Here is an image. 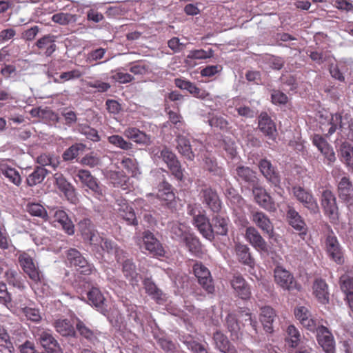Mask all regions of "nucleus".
Masks as SVG:
<instances>
[{"instance_id": "a18cd8bd", "label": "nucleus", "mask_w": 353, "mask_h": 353, "mask_svg": "<svg viewBox=\"0 0 353 353\" xmlns=\"http://www.w3.org/2000/svg\"><path fill=\"white\" fill-rule=\"evenodd\" d=\"M145 292L157 301L161 300L163 294L161 291L157 288L155 284L150 279H145L143 282Z\"/></svg>"}, {"instance_id": "f03ea898", "label": "nucleus", "mask_w": 353, "mask_h": 353, "mask_svg": "<svg viewBox=\"0 0 353 353\" xmlns=\"http://www.w3.org/2000/svg\"><path fill=\"white\" fill-rule=\"evenodd\" d=\"M343 119L340 114H321L319 121V128L325 136L330 137L336 132L338 127L341 131L345 130V123Z\"/></svg>"}, {"instance_id": "a19ab883", "label": "nucleus", "mask_w": 353, "mask_h": 353, "mask_svg": "<svg viewBox=\"0 0 353 353\" xmlns=\"http://www.w3.org/2000/svg\"><path fill=\"white\" fill-rule=\"evenodd\" d=\"M37 161L41 165V167L48 165L54 170L57 169L60 163L59 157L50 154H41L37 157Z\"/></svg>"}, {"instance_id": "4468645a", "label": "nucleus", "mask_w": 353, "mask_h": 353, "mask_svg": "<svg viewBox=\"0 0 353 353\" xmlns=\"http://www.w3.org/2000/svg\"><path fill=\"white\" fill-rule=\"evenodd\" d=\"M274 280L280 287L285 290H291L296 285L292 275L281 266H277L274 270Z\"/></svg>"}, {"instance_id": "7ed1b4c3", "label": "nucleus", "mask_w": 353, "mask_h": 353, "mask_svg": "<svg viewBox=\"0 0 353 353\" xmlns=\"http://www.w3.org/2000/svg\"><path fill=\"white\" fill-rule=\"evenodd\" d=\"M18 259L23 270L32 281L38 283L41 281V272L32 256L26 252H22L19 255Z\"/></svg>"}, {"instance_id": "393cba45", "label": "nucleus", "mask_w": 353, "mask_h": 353, "mask_svg": "<svg viewBox=\"0 0 353 353\" xmlns=\"http://www.w3.org/2000/svg\"><path fill=\"white\" fill-rule=\"evenodd\" d=\"M341 161L345 164L348 170L353 171V146L347 141H343L338 150Z\"/></svg>"}, {"instance_id": "49530a36", "label": "nucleus", "mask_w": 353, "mask_h": 353, "mask_svg": "<svg viewBox=\"0 0 353 353\" xmlns=\"http://www.w3.org/2000/svg\"><path fill=\"white\" fill-rule=\"evenodd\" d=\"M157 197L163 201H170L174 199V194L171 190V186L168 183H163L159 187Z\"/></svg>"}, {"instance_id": "dca6fc26", "label": "nucleus", "mask_w": 353, "mask_h": 353, "mask_svg": "<svg viewBox=\"0 0 353 353\" xmlns=\"http://www.w3.org/2000/svg\"><path fill=\"white\" fill-rule=\"evenodd\" d=\"M251 220L263 232L270 236H272L274 226L269 217L265 213L262 212H252Z\"/></svg>"}, {"instance_id": "69168bd1", "label": "nucleus", "mask_w": 353, "mask_h": 353, "mask_svg": "<svg viewBox=\"0 0 353 353\" xmlns=\"http://www.w3.org/2000/svg\"><path fill=\"white\" fill-rule=\"evenodd\" d=\"M22 312L28 320L35 323L41 320V313L37 309L26 307L22 309Z\"/></svg>"}, {"instance_id": "5fc2aeb1", "label": "nucleus", "mask_w": 353, "mask_h": 353, "mask_svg": "<svg viewBox=\"0 0 353 353\" xmlns=\"http://www.w3.org/2000/svg\"><path fill=\"white\" fill-rule=\"evenodd\" d=\"M182 241L185 244L191 252H196L200 249V243L199 239L189 232L184 236V239Z\"/></svg>"}, {"instance_id": "9d476101", "label": "nucleus", "mask_w": 353, "mask_h": 353, "mask_svg": "<svg viewBox=\"0 0 353 353\" xmlns=\"http://www.w3.org/2000/svg\"><path fill=\"white\" fill-rule=\"evenodd\" d=\"M77 176L82 183L88 187L99 199L103 197V188L98 184L97 179L91 175L89 171L80 170L78 172Z\"/></svg>"}, {"instance_id": "4be33fe9", "label": "nucleus", "mask_w": 353, "mask_h": 353, "mask_svg": "<svg viewBox=\"0 0 353 353\" xmlns=\"http://www.w3.org/2000/svg\"><path fill=\"white\" fill-rule=\"evenodd\" d=\"M259 167L263 175L270 183L276 187L279 185L280 177L269 161L266 159L261 160Z\"/></svg>"}, {"instance_id": "423d86ee", "label": "nucleus", "mask_w": 353, "mask_h": 353, "mask_svg": "<svg viewBox=\"0 0 353 353\" xmlns=\"http://www.w3.org/2000/svg\"><path fill=\"white\" fill-rule=\"evenodd\" d=\"M194 272L199 284L210 294L214 291L212 279L209 270L201 263H196L194 265Z\"/></svg>"}, {"instance_id": "cd10ccee", "label": "nucleus", "mask_w": 353, "mask_h": 353, "mask_svg": "<svg viewBox=\"0 0 353 353\" xmlns=\"http://www.w3.org/2000/svg\"><path fill=\"white\" fill-rule=\"evenodd\" d=\"M57 188L64 193L65 196L72 202H74V190L72 185L67 181L61 173H56L54 176Z\"/></svg>"}, {"instance_id": "680f3d73", "label": "nucleus", "mask_w": 353, "mask_h": 353, "mask_svg": "<svg viewBox=\"0 0 353 353\" xmlns=\"http://www.w3.org/2000/svg\"><path fill=\"white\" fill-rule=\"evenodd\" d=\"M341 288L346 294V297L351 293H353V278L344 274L340 278Z\"/></svg>"}, {"instance_id": "13d9d810", "label": "nucleus", "mask_w": 353, "mask_h": 353, "mask_svg": "<svg viewBox=\"0 0 353 353\" xmlns=\"http://www.w3.org/2000/svg\"><path fill=\"white\" fill-rule=\"evenodd\" d=\"M109 142L123 150H130L132 148V144L130 142L126 141L121 136L112 135L108 137Z\"/></svg>"}, {"instance_id": "6e6d98bb", "label": "nucleus", "mask_w": 353, "mask_h": 353, "mask_svg": "<svg viewBox=\"0 0 353 353\" xmlns=\"http://www.w3.org/2000/svg\"><path fill=\"white\" fill-rule=\"evenodd\" d=\"M226 325L228 330L230 332L232 336L239 339V331L240 330L237 320L234 314H230L226 318Z\"/></svg>"}, {"instance_id": "ddd939ff", "label": "nucleus", "mask_w": 353, "mask_h": 353, "mask_svg": "<svg viewBox=\"0 0 353 353\" xmlns=\"http://www.w3.org/2000/svg\"><path fill=\"white\" fill-rule=\"evenodd\" d=\"M245 239L257 250L268 252V245L259 231L253 226L247 228L245 233Z\"/></svg>"}, {"instance_id": "6e6552de", "label": "nucleus", "mask_w": 353, "mask_h": 353, "mask_svg": "<svg viewBox=\"0 0 353 353\" xmlns=\"http://www.w3.org/2000/svg\"><path fill=\"white\" fill-rule=\"evenodd\" d=\"M312 143L324 156L328 165H332L336 161V157L332 147L323 137L314 134L312 137Z\"/></svg>"}, {"instance_id": "5701e85b", "label": "nucleus", "mask_w": 353, "mask_h": 353, "mask_svg": "<svg viewBox=\"0 0 353 353\" xmlns=\"http://www.w3.org/2000/svg\"><path fill=\"white\" fill-rule=\"evenodd\" d=\"M175 85L177 88L182 90H186L195 97L201 99H205L210 95L208 92L203 90H201L196 87L195 84L189 81L176 79H175Z\"/></svg>"}, {"instance_id": "f8f14e48", "label": "nucleus", "mask_w": 353, "mask_h": 353, "mask_svg": "<svg viewBox=\"0 0 353 353\" xmlns=\"http://www.w3.org/2000/svg\"><path fill=\"white\" fill-rule=\"evenodd\" d=\"M319 344L326 353H334L335 343L331 332L324 326L316 327Z\"/></svg>"}, {"instance_id": "9b49d317", "label": "nucleus", "mask_w": 353, "mask_h": 353, "mask_svg": "<svg viewBox=\"0 0 353 353\" xmlns=\"http://www.w3.org/2000/svg\"><path fill=\"white\" fill-rule=\"evenodd\" d=\"M252 193L255 201L261 207L270 212L276 210L273 199L263 188L254 186L252 189Z\"/></svg>"}, {"instance_id": "c03bdc74", "label": "nucleus", "mask_w": 353, "mask_h": 353, "mask_svg": "<svg viewBox=\"0 0 353 353\" xmlns=\"http://www.w3.org/2000/svg\"><path fill=\"white\" fill-rule=\"evenodd\" d=\"M123 271L125 276L132 283L135 285L138 282V274L135 271V267L133 263L130 260H126L123 265Z\"/></svg>"}, {"instance_id": "e2e57ef3", "label": "nucleus", "mask_w": 353, "mask_h": 353, "mask_svg": "<svg viewBox=\"0 0 353 353\" xmlns=\"http://www.w3.org/2000/svg\"><path fill=\"white\" fill-rule=\"evenodd\" d=\"M225 195L230 202L236 205L241 207L244 205V200L243 198L236 193V190L233 188H228L226 190Z\"/></svg>"}, {"instance_id": "864d4df0", "label": "nucleus", "mask_w": 353, "mask_h": 353, "mask_svg": "<svg viewBox=\"0 0 353 353\" xmlns=\"http://www.w3.org/2000/svg\"><path fill=\"white\" fill-rule=\"evenodd\" d=\"M76 328L81 336H83L86 339L90 341H94L97 339L96 334L80 320H78L76 324Z\"/></svg>"}, {"instance_id": "0eeeda50", "label": "nucleus", "mask_w": 353, "mask_h": 353, "mask_svg": "<svg viewBox=\"0 0 353 353\" xmlns=\"http://www.w3.org/2000/svg\"><path fill=\"white\" fill-rule=\"evenodd\" d=\"M321 204L325 213L330 219L334 220L338 217V207L336 205V197L330 190L323 191L321 197Z\"/></svg>"}, {"instance_id": "603ef678", "label": "nucleus", "mask_w": 353, "mask_h": 353, "mask_svg": "<svg viewBox=\"0 0 353 353\" xmlns=\"http://www.w3.org/2000/svg\"><path fill=\"white\" fill-rule=\"evenodd\" d=\"M236 174L239 179L246 182L254 181L256 178L254 172L245 166H239L236 168Z\"/></svg>"}, {"instance_id": "b1692460", "label": "nucleus", "mask_w": 353, "mask_h": 353, "mask_svg": "<svg viewBox=\"0 0 353 353\" xmlns=\"http://www.w3.org/2000/svg\"><path fill=\"white\" fill-rule=\"evenodd\" d=\"M276 317V314L273 308L265 306L261 309L260 321L264 330L268 333L274 332L273 323Z\"/></svg>"}, {"instance_id": "39448f33", "label": "nucleus", "mask_w": 353, "mask_h": 353, "mask_svg": "<svg viewBox=\"0 0 353 353\" xmlns=\"http://www.w3.org/2000/svg\"><path fill=\"white\" fill-rule=\"evenodd\" d=\"M292 192L296 199L312 213L316 214L319 211L317 201L310 192L300 186H296L292 188Z\"/></svg>"}, {"instance_id": "052dcab7", "label": "nucleus", "mask_w": 353, "mask_h": 353, "mask_svg": "<svg viewBox=\"0 0 353 353\" xmlns=\"http://www.w3.org/2000/svg\"><path fill=\"white\" fill-rule=\"evenodd\" d=\"M78 130L91 141H99L100 140L97 131L90 126L81 125L79 126Z\"/></svg>"}, {"instance_id": "338daca9", "label": "nucleus", "mask_w": 353, "mask_h": 353, "mask_svg": "<svg viewBox=\"0 0 353 353\" xmlns=\"http://www.w3.org/2000/svg\"><path fill=\"white\" fill-rule=\"evenodd\" d=\"M82 76V73L79 70H73L68 72H65L59 75V79H55L54 82L63 83L66 81L78 79Z\"/></svg>"}, {"instance_id": "bb28decb", "label": "nucleus", "mask_w": 353, "mask_h": 353, "mask_svg": "<svg viewBox=\"0 0 353 353\" xmlns=\"http://www.w3.org/2000/svg\"><path fill=\"white\" fill-rule=\"evenodd\" d=\"M124 135L138 144L148 145L151 143L149 135L140 131L136 128H128L124 131Z\"/></svg>"}, {"instance_id": "79ce46f5", "label": "nucleus", "mask_w": 353, "mask_h": 353, "mask_svg": "<svg viewBox=\"0 0 353 353\" xmlns=\"http://www.w3.org/2000/svg\"><path fill=\"white\" fill-rule=\"evenodd\" d=\"M0 170L3 174L9 179L10 182L19 186L21 183V178L19 172L14 168L8 166L6 164L1 163Z\"/></svg>"}, {"instance_id": "0e129e2a", "label": "nucleus", "mask_w": 353, "mask_h": 353, "mask_svg": "<svg viewBox=\"0 0 353 353\" xmlns=\"http://www.w3.org/2000/svg\"><path fill=\"white\" fill-rule=\"evenodd\" d=\"M209 124L211 127L224 130L228 128L229 123L223 117L214 116L209 119Z\"/></svg>"}, {"instance_id": "1a4fd4ad", "label": "nucleus", "mask_w": 353, "mask_h": 353, "mask_svg": "<svg viewBox=\"0 0 353 353\" xmlns=\"http://www.w3.org/2000/svg\"><path fill=\"white\" fill-rule=\"evenodd\" d=\"M213 341L215 347L223 353H252L248 349L241 350L239 352L231 345L230 341L222 332L217 331L214 333Z\"/></svg>"}, {"instance_id": "09e8293b", "label": "nucleus", "mask_w": 353, "mask_h": 353, "mask_svg": "<svg viewBox=\"0 0 353 353\" xmlns=\"http://www.w3.org/2000/svg\"><path fill=\"white\" fill-rule=\"evenodd\" d=\"M121 165L132 176H137L140 174L137 162L134 159L124 158L121 161Z\"/></svg>"}, {"instance_id": "37998d69", "label": "nucleus", "mask_w": 353, "mask_h": 353, "mask_svg": "<svg viewBox=\"0 0 353 353\" xmlns=\"http://www.w3.org/2000/svg\"><path fill=\"white\" fill-rule=\"evenodd\" d=\"M56 330L63 336H72L74 334V330L70 322L66 319H59L55 321Z\"/></svg>"}, {"instance_id": "2eb2a0df", "label": "nucleus", "mask_w": 353, "mask_h": 353, "mask_svg": "<svg viewBox=\"0 0 353 353\" xmlns=\"http://www.w3.org/2000/svg\"><path fill=\"white\" fill-rule=\"evenodd\" d=\"M294 315L299 322L310 331H314L317 327V323L314 320L308 308L305 306H298L294 310Z\"/></svg>"}, {"instance_id": "a878e982", "label": "nucleus", "mask_w": 353, "mask_h": 353, "mask_svg": "<svg viewBox=\"0 0 353 353\" xmlns=\"http://www.w3.org/2000/svg\"><path fill=\"white\" fill-rule=\"evenodd\" d=\"M313 294L318 301L326 304L329 301L328 286L325 281L316 279L313 284Z\"/></svg>"}, {"instance_id": "f3484780", "label": "nucleus", "mask_w": 353, "mask_h": 353, "mask_svg": "<svg viewBox=\"0 0 353 353\" xmlns=\"http://www.w3.org/2000/svg\"><path fill=\"white\" fill-rule=\"evenodd\" d=\"M326 248L329 256L336 263L342 264L344 262L343 254L336 238L328 236L326 239Z\"/></svg>"}, {"instance_id": "c9c22d12", "label": "nucleus", "mask_w": 353, "mask_h": 353, "mask_svg": "<svg viewBox=\"0 0 353 353\" xmlns=\"http://www.w3.org/2000/svg\"><path fill=\"white\" fill-rule=\"evenodd\" d=\"M213 56V50H209L205 51L204 50H194L189 52L187 55L185 62L190 66H194L195 63L193 62L194 59H205L210 58Z\"/></svg>"}, {"instance_id": "72a5a7b5", "label": "nucleus", "mask_w": 353, "mask_h": 353, "mask_svg": "<svg viewBox=\"0 0 353 353\" xmlns=\"http://www.w3.org/2000/svg\"><path fill=\"white\" fill-rule=\"evenodd\" d=\"M55 221H57L61 224L63 229L68 234H74V225L72 221L69 219L68 214L65 212L61 210H58L54 212V214Z\"/></svg>"}, {"instance_id": "473e14b6", "label": "nucleus", "mask_w": 353, "mask_h": 353, "mask_svg": "<svg viewBox=\"0 0 353 353\" xmlns=\"http://www.w3.org/2000/svg\"><path fill=\"white\" fill-rule=\"evenodd\" d=\"M202 196L207 205L214 212L221 208V203L218 196L212 189L205 188L202 191Z\"/></svg>"}, {"instance_id": "58836bf2", "label": "nucleus", "mask_w": 353, "mask_h": 353, "mask_svg": "<svg viewBox=\"0 0 353 353\" xmlns=\"http://www.w3.org/2000/svg\"><path fill=\"white\" fill-rule=\"evenodd\" d=\"M235 250L241 262L250 267L254 265V260L250 256L249 248L247 245L238 243L236 245Z\"/></svg>"}, {"instance_id": "f704fd0d", "label": "nucleus", "mask_w": 353, "mask_h": 353, "mask_svg": "<svg viewBox=\"0 0 353 353\" xmlns=\"http://www.w3.org/2000/svg\"><path fill=\"white\" fill-rule=\"evenodd\" d=\"M177 149L179 153L189 160H193L194 157V152L192 150L189 140L184 136L177 137Z\"/></svg>"}, {"instance_id": "20e7f679", "label": "nucleus", "mask_w": 353, "mask_h": 353, "mask_svg": "<svg viewBox=\"0 0 353 353\" xmlns=\"http://www.w3.org/2000/svg\"><path fill=\"white\" fill-rule=\"evenodd\" d=\"M137 243L141 249H145L154 255H163L164 252L159 241L149 231L144 232L141 237L137 238Z\"/></svg>"}, {"instance_id": "a211bd4d", "label": "nucleus", "mask_w": 353, "mask_h": 353, "mask_svg": "<svg viewBox=\"0 0 353 353\" xmlns=\"http://www.w3.org/2000/svg\"><path fill=\"white\" fill-rule=\"evenodd\" d=\"M259 128L268 139L273 141L276 139V125L266 113H261L260 114L259 118Z\"/></svg>"}, {"instance_id": "c756f323", "label": "nucleus", "mask_w": 353, "mask_h": 353, "mask_svg": "<svg viewBox=\"0 0 353 353\" xmlns=\"http://www.w3.org/2000/svg\"><path fill=\"white\" fill-rule=\"evenodd\" d=\"M231 285L241 299H246L249 298L250 294V288L241 276H234L231 280Z\"/></svg>"}, {"instance_id": "4d7b16f0", "label": "nucleus", "mask_w": 353, "mask_h": 353, "mask_svg": "<svg viewBox=\"0 0 353 353\" xmlns=\"http://www.w3.org/2000/svg\"><path fill=\"white\" fill-rule=\"evenodd\" d=\"M0 340L5 343V345H0V351L4 353H11L14 350L12 343L10 341V337L6 330L0 327Z\"/></svg>"}, {"instance_id": "3c124183", "label": "nucleus", "mask_w": 353, "mask_h": 353, "mask_svg": "<svg viewBox=\"0 0 353 353\" xmlns=\"http://www.w3.org/2000/svg\"><path fill=\"white\" fill-rule=\"evenodd\" d=\"M170 232L173 239L181 241L184 239V236L188 233L185 225L179 223H174L172 225Z\"/></svg>"}, {"instance_id": "412c9836", "label": "nucleus", "mask_w": 353, "mask_h": 353, "mask_svg": "<svg viewBox=\"0 0 353 353\" xmlns=\"http://www.w3.org/2000/svg\"><path fill=\"white\" fill-rule=\"evenodd\" d=\"M119 214L128 224H137V219L133 209L130 207L125 199H119L117 200V208Z\"/></svg>"}, {"instance_id": "f257e3e1", "label": "nucleus", "mask_w": 353, "mask_h": 353, "mask_svg": "<svg viewBox=\"0 0 353 353\" xmlns=\"http://www.w3.org/2000/svg\"><path fill=\"white\" fill-rule=\"evenodd\" d=\"M90 224V221L88 219H85L79 223L83 239L88 241L92 245L100 246L108 254L109 260L112 259V256H114L115 259L119 262L124 257V252L118 248L112 241L101 238L94 231L87 228Z\"/></svg>"}, {"instance_id": "e433bc0d", "label": "nucleus", "mask_w": 353, "mask_h": 353, "mask_svg": "<svg viewBox=\"0 0 353 353\" xmlns=\"http://www.w3.org/2000/svg\"><path fill=\"white\" fill-rule=\"evenodd\" d=\"M212 230L213 235L214 234L219 235H226L228 231V219L221 216H215L212 219Z\"/></svg>"}, {"instance_id": "aec40b11", "label": "nucleus", "mask_w": 353, "mask_h": 353, "mask_svg": "<svg viewBox=\"0 0 353 353\" xmlns=\"http://www.w3.org/2000/svg\"><path fill=\"white\" fill-rule=\"evenodd\" d=\"M194 224L204 238L210 241L213 239V230L212 225L205 215H194Z\"/></svg>"}, {"instance_id": "774afa93", "label": "nucleus", "mask_w": 353, "mask_h": 353, "mask_svg": "<svg viewBox=\"0 0 353 353\" xmlns=\"http://www.w3.org/2000/svg\"><path fill=\"white\" fill-rule=\"evenodd\" d=\"M81 163L90 168L98 166L101 164L100 158L92 153L86 154L81 159Z\"/></svg>"}, {"instance_id": "c85d7f7f", "label": "nucleus", "mask_w": 353, "mask_h": 353, "mask_svg": "<svg viewBox=\"0 0 353 353\" xmlns=\"http://www.w3.org/2000/svg\"><path fill=\"white\" fill-rule=\"evenodd\" d=\"M287 218L290 225L296 230L299 231L301 234H305L306 225L299 213L292 208H290L287 212Z\"/></svg>"}, {"instance_id": "ea45409f", "label": "nucleus", "mask_w": 353, "mask_h": 353, "mask_svg": "<svg viewBox=\"0 0 353 353\" xmlns=\"http://www.w3.org/2000/svg\"><path fill=\"white\" fill-rule=\"evenodd\" d=\"M48 174V171L43 167H37L34 172L28 175L27 178V183L29 186H34L41 183L46 176Z\"/></svg>"}, {"instance_id": "4c0bfd02", "label": "nucleus", "mask_w": 353, "mask_h": 353, "mask_svg": "<svg viewBox=\"0 0 353 353\" xmlns=\"http://www.w3.org/2000/svg\"><path fill=\"white\" fill-rule=\"evenodd\" d=\"M285 342L290 347H296L301 341V334L293 325H290L286 330Z\"/></svg>"}, {"instance_id": "7c9ffc66", "label": "nucleus", "mask_w": 353, "mask_h": 353, "mask_svg": "<svg viewBox=\"0 0 353 353\" xmlns=\"http://www.w3.org/2000/svg\"><path fill=\"white\" fill-rule=\"evenodd\" d=\"M36 46L43 51L47 57H50L56 50L55 37L50 34L46 35L37 41Z\"/></svg>"}, {"instance_id": "2f4dec72", "label": "nucleus", "mask_w": 353, "mask_h": 353, "mask_svg": "<svg viewBox=\"0 0 353 353\" xmlns=\"http://www.w3.org/2000/svg\"><path fill=\"white\" fill-rule=\"evenodd\" d=\"M352 183L347 177H343L338 185L339 198L345 202L349 203L352 200Z\"/></svg>"}, {"instance_id": "de8ad7c7", "label": "nucleus", "mask_w": 353, "mask_h": 353, "mask_svg": "<svg viewBox=\"0 0 353 353\" xmlns=\"http://www.w3.org/2000/svg\"><path fill=\"white\" fill-rule=\"evenodd\" d=\"M88 301L95 307H101L105 301V298L97 288H93L88 293Z\"/></svg>"}, {"instance_id": "8fccbe9b", "label": "nucleus", "mask_w": 353, "mask_h": 353, "mask_svg": "<svg viewBox=\"0 0 353 353\" xmlns=\"http://www.w3.org/2000/svg\"><path fill=\"white\" fill-rule=\"evenodd\" d=\"M27 211L32 216L47 219L48 214L46 209L39 203H29L26 207Z\"/></svg>"}, {"instance_id": "bf43d9fd", "label": "nucleus", "mask_w": 353, "mask_h": 353, "mask_svg": "<svg viewBox=\"0 0 353 353\" xmlns=\"http://www.w3.org/2000/svg\"><path fill=\"white\" fill-rule=\"evenodd\" d=\"M52 20L54 23H57L61 25H67L70 23L74 22L76 21V17L72 14L60 12L54 14L52 17Z\"/></svg>"}, {"instance_id": "6ab92c4d", "label": "nucleus", "mask_w": 353, "mask_h": 353, "mask_svg": "<svg viewBox=\"0 0 353 353\" xmlns=\"http://www.w3.org/2000/svg\"><path fill=\"white\" fill-rule=\"evenodd\" d=\"M39 341L48 353H63L57 340L47 331L39 334Z\"/></svg>"}]
</instances>
